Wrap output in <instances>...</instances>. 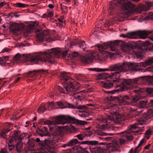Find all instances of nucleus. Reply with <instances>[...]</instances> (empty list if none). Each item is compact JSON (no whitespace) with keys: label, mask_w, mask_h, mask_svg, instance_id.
<instances>
[{"label":"nucleus","mask_w":153,"mask_h":153,"mask_svg":"<svg viewBox=\"0 0 153 153\" xmlns=\"http://www.w3.org/2000/svg\"><path fill=\"white\" fill-rule=\"evenodd\" d=\"M9 51V49L8 48H4L1 51V53H4V52H7Z\"/></svg>","instance_id":"nucleus-48"},{"label":"nucleus","mask_w":153,"mask_h":153,"mask_svg":"<svg viewBox=\"0 0 153 153\" xmlns=\"http://www.w3.org/2000/svg\"><path fill=\"white\" fill-rule=\"evenodd\" d=\"M119 45L123 51L127 52L132 51L134 54L139 58H142L144 56V52L141 47H136L133 48L131 45L124 42L117 40L114 42H104L102 45H97V47L100 52L99 54L95 51H88L85 56L81 57V60L83 63L85 64L91 63L94 59L103 62L105 60L106 56L108 54H111L113 56L118 55L117 47Z\"/></svg>","instance_id":"nucleus-1"},{"label":"nucleus","mask_w":153,"mask_h":153,"mask_svg":"<svg viewBox=\"0 0 153 153\" xmlns=\"http://www.w3.org/2000/svg\"><path fill=\"white\" fill-rule=\"evenodd\" d=\"M151 131L149 130H147L145 133L146 137H147L146 135L151 134Z\"/></svg>","instance_id":"nucleus-50"},{"label":"nucleus","mask_w":153,"mask_h":153,"mask_svg":"<svg viewBox=\"0 0 153 153\" xmlns=\"http://www.w3.org/2000/svg\"><path fill=\"white\" fill-rule=\"evenodd\" d=\"M112 81H106L103 83V88L107 89L111 88L114 86L116 87H120L117 89L109 91L108 93L113 94L116 92L122 91L124 90L128 91L132 90V91L136 93H139L143 91L141 87L136 88L133 89V85H139L145 81L148 82L149 84L153 85V76H145L135 78L133 79H120L119 78L113 77Z\"/></svg>","instance_id":"nucleus-3"},{"label":"nucleus","mask_w":153,"mask_h":153,"mask_svg":"<svg viewBox=\"0 0 153 153\" xmlns=\"http://www.w3.org/2000/svg\"><path fill=\"white\" fill-rule=\"evenodd\" d=\"M145 141V140L144 138L142 139L140 141L139 143V144L138 146L136 147L135 148L134 151H136V152H137V149L139 148L143 144V143Z\"/></svg>","instance_id":"nucleus-39"},{"label":"nucleus","mask_w":153,"mask_h":153,"mask_svg":"<svg viewBox=\"0 0 153 153\" xmlns=\"http://www.w3.org/2000/svg\"><path fill=\"white\" fill-rule=\"evenodd\" d=\"M149 103H148L146 100H140L139 101V105L140 107L144 108L147 107V105H149Z\"/></svg>","instance_id":"nucleus-30"},{"label":"nucleus","mask_w":153,"mask_h":153,"mask_svg":"<svg viewBox=\"0 0 153 153\" xmlns=\"http://www.w3.org/2000/svg\"><path fill=\"white\" fill-rule=\"evenodd\" d=\"M117 105L115 104H111V105H110L109 106V107H110L111 108H114V107H115V106H116Z\"/></svg>","instance_id":"nucleus-55"},{"label":"nucleus","mask_w":153,"mask_h":153,"mask_svg":"<svg viewBox=\"0 0 153 153\" xmlns=\"http://www.w3.org/2000/svg\"><path fill=\"white\" fill-rule=\"evenodd\" d=\"M54 95L53 94H51L50 95V97L51 98H54Z\"/></svg>","instance_id":"nucleus-62"},{"label":"nucleus","mask_w":153,"mask_h":153,"mask_svg":"<svg viewBox=\"0 0 153 153\" xmlns=\"http://www.w3.org/2000/svg\"><path fill=\"white\" fill-rule=\"evenodd\" d=\"M109 134L110 135H112V134L111 133V134H107L104 132H102L100 134V135L102 136H105L108 134Z\"/></svg>","instance_id":"nucleus-49"},{"label":"nucleus","mask_w":153,"mask_h":153,"mask_svg":"<svg viewBox=\"0 0 153 153\" xmlns=\"http://www.w3.org/2000/svg\"><path fill=\"white\" fill-rule=\"evenodd\" d=\"M88 106H92L94 105V104H88L87 105Z\"/></svg>","instance_id":"nucleus-60"},{"label":"nucleus","mask_w":153,"mask_h":153,"mask_svg":"<svg viewBox=\"0 0 153 153\" xmlns=\"http://www.w3.org/2000/svg\"><path fill=\"white\" fill-rule=\"evenodd\" d=\"M6 4V2L4 1L0 3V8H2L4 5Z\"/></svg>","instance_id":"nucleus-46"},{"label":"nucleus","mask_w":153,"mask_h":153,"mask_svg":"<svg viewBox=\"0 0 153 153\" xmlns=\"http://www.w3.org/2000/svg\"><path fill=\"white\" fill-rule=\"evenodd\" d=\"M125 117L121 114L115 112L113 115L111 116L105 114L98 119V121L101 123H105V124H102L99 127L100 129L102 131L107 129L109 131L113 130V123L120 124L123 121Z\"/></svg>","instance_id":"nucleus-9"},{"label":"nucleus","mask_w":153,"mask_h":153,"mask_svg":"<svg viewBox=\"0 0 153 153\" xmlns=\"http://www.w3.org/2000/svg\"><path fill=\"white\" fill-rule=\"evenodd\" d=\"M61 55L64 57L67 56L71 58L76 57L77 52H71L67 50L64 52L59 48H53L44 53L40 52L32 55L25 54L22 56L17 53L13 57V60L17 62L22 58L25 61H30L33 63L37 64L39 61L46 63H53L55 61L54 58H59Z\"/></svg>","instance_id":"nucleus-2"},{"label":"nucleus","mask_w":153,"mask_h":153,"mask_svg":"<svg viewBox=\"0 0 153 153\" xmlns=\"http://www.w3.org/2000/svg\"><path fill=\"white\" fill-rule=\"evenodd\" d=\"M58 89L60 92H62V93L65 94L66 93L65 92V90L64 88H63L60 86L58 87Z\"/></svg>","instance_id":"nucleus-43"},{"label":"nucleus","mask_w":153,"mask_h":153,"mask_svg":"<svg viewBox=\"0 0 153 153\" xmlns=\"http://www.w3.org/2000/svg\"><path fill=\"white\" fill-rule=\"evenodd\" d=\"M88 70L92 71L97 72L105 71V68H91L88 69Z\"/></svg>","instance_id":"nucleus-35"},{"label":"nucleus","mask_w":153,"mask_h":153,"mask_svg":"<svg viewBox=\"0 0 153 153\" xmlns=\"http://www.w3.org/2000/svg\"><path fill=\"white\" fill-rule=\"evenodd\" d=\"M79 141L77 139H73L70 140L68 143V146H73L78 144H82V143L83 142Z\"/></svg>","instance_id":"nucleus-25"},{"label":"nucleus","mask_w":153,"mask_h":153,"mask_svg":"<svg viewBox=\"0 0 153 153\" xmlns=\"http://www.w3.org/2000/svg\"><path fill=\"white\" fill-rule=\"evenodd\" d=\"M47 15H48V17H51V16H53V13L52 12H49V13H48V14H47Z\"/></svg>","instance_id":"nucleus-52"},{"label":"nucleus","mask_w":153,"mask_h":153,"mask_svg":"<svg viewBox=\"0 0 153 153\" xmlns=\"http://www.w3.org/2000/svg\"><path fill=\"white\" fill-rule=\"evenodd\" d=\"M36 133L42 137L48 136V139L41 141L39 138H37L35 139L40 146V148L42 150H46L51 153H56L57 152L56 148L53 146L58 145L59 143L57 138L56 136L48 132V128L44 127L43 128H38L36 130Z\"/></svg>","instance_id":"nucleus-5"},{"label":"nucleus","mask_w":153,"mask_h":153,"mask_svg":"<svg viewBox=\"0 0 153 153\" xmlns=\"http://www.w3.org/2000/svg\"><path fill=\"white\" fill-rule=\"evenodd\" d=\"M23 144L21 142L18 143L15 146V149L16 151L20 153L23 150Z\"/></svg>","instance_id":"nucleus-27"},{"label":"nucleus","mask_w":153,"mask_h":153,"mask_svg":"<svg viewBox=\"0 0 153 153\" xmlns=\"http://www.w3.org/2000/svg\"><path fill=\"white\" fill-rule=\"evenodd\" d=\"M112 138L111 137H108L103 138V139L105 140L109 141L111 140V138Z\"/></svg>","instance_id":"nucleus-47"},{"label":"nucleus","mask_w":153,"mask_h":153,"mask_svg":"<svg viewBox=\"0 0 153 153\" xmlns=\"http://www.w3.org/2000/svg\"><path fill=\"white\" fill-rule=\"evenodd\" d=\"M29 43L27 42L26 41H24L23 42L21 43H19L17 44V47H19L20 48H22L23 47L28 46H29Z\"/></svg>","instance_id":"nucleus-37"},{"label":"nucleus","mask_w":153,"mask_h":153,"mask_svg":"<svg viewBox=\"0 0 153 153\" xmlns=\"http://www.w3.org/2000/svg\"><path fill=\"white\" fill-rule=\"evenodd\" d=\"M70 45L71 47L73 45H78L81 48L83 49V51L85 50V49L87 47V45L85 43V41H81L78 39H76L73 41L71 42L70 43Z\"/></svg>","instance_id":"nucleus-20"},{"label":"nucleus","mask_w":153,"mask_h":153,"mask_svg":"<svg viewBox=\"0 0 153 153\" xmlns=\"http://www.w3.org/2000/svg\"><path fill=\"white\" fill-rule=\"evenodd\" d=\"M20 131L17 130H14L11 131L10 133V137H11L12 139L8 140L10 143L13 141V139L15 140L21 141L24 138V137H29L28 134L27 133H23L20 134L19 133Z\"/></svg>","instance_id":"nucleus-16"},{"label":"nucleus","mask_w":153,"mask_h":153,"mask_svg":"<svg viewBox=\"0 0 153 153\" xmlns=\"http://www.w3.org/2000/svg\"><path fill=\"white\" fill-rule=\"evenodd\" d=\"M40 122L43 124L49 125L56 124L64 125L67 123L73 124H76L80 125H84L85 121L79 120L75 118L69 116L61 115L59 116L52 118L51 120H41Z\"/></svg>","instance_id":"nucleus-10"},{"label":"nucleus","mask_w":153,"mask_h":153,"mask_svg":"<svg viewBox=\"0 0 153 153\" xmlns=\"http://www.w3.org/2000/svg\"><path fill=\"white\" fill-rule=\"evenodd\" d=\"M130 98L127 95H118L117 96H111L110 97V100L115 101L121 105H128L129 102L127 101Z\"/></svg>","instance_id":"nucleus-17"},{"label":"nucleus","mask_w":153,"mask_h":153,"mask_svg":"<svg viewBox=\"0 0 153 153\" xmlns=\"http://www.w3.org/2000/svg\"><path fill=\"white\" fill-rule=\"evenodd\" d=\"M14 16L16 17H19L20 15H18V13H14Z\"/></svg>","instance_id":"nucleus-56"},{"label":"nucleus","mask_w":153,"mask_h":153,"mask_svg":"<svg viewBox=\"0 0 153 153\" xmlns=\"http://www.w3.org/2000/svg\"><path fill=\"white\" fill-rule=\"evenodd\" d=\"M17 118H16L15 116H13V117L10 118V120L13 121H16L17 120Z\"/></svg>","instance_id":"nucleus-53"},{"label":"nucleus","mask_w":153,"mask_h":153,"mask_svg":"<svg viewBox=\"0 0 153 153\" xmlns=\"http://www.w3.org/2000/svg\"><path fill=\"white\" fill-rule=\"evenodd\" d=\"M147 93L151 95V96L153 97V88H149L146 90Z\"/></svg>","instance_id":"nucleus-40"},{"label":"nucleus","mask_w":153,"mask_h":153,"mask_svg":"<svg viewBox=\"0 0 153 153\" xmlns=\"http://www.w3.org/2000/svg\"><path fill=\"white\" fill-rule=\"evenodd\" d=\"M151 30H138L133 32H128L126 35L122 34L120 36L123 38L128 37L130 39H137L138 37L143 39H145L147 38L148 36L152 33Z\"/></svg>","instance_id":"nucleus-13"},{"label":"nucleus","mask_w":153,"mask_h":153,"mask_svg":"<svg viewBox=\"0 0 153 153\" xmlns=\"http://www.w3.org/2000/svg\"><path fill=\"white\" fill-rule=\"evenodd\" d=\"M55 103L61 109L68 108H69L82 110L80 111L79 114V115L81 117H86L89 115L88 113L85 111L87 107L85 105L74 106L72 104L67 102L64 100H62L56 102Z\"/></svg>","instance_id":"nucleus-12"},{"label":"nucleus","mask_w":153,"mask_h":153,"mask_svg":"<svg viewBox=\"0 0 153 153\" xmlns=\"http://www.w3.org/2000/svg\"><path fill=\"white\" fill-rule=\"evenodd\" d=\"M20 79V77L16 79L15 81H14V83L15 84L16 83H17L19 80Z\"/></svg>","instance_id":"nucleus-58"},{"label":"nucleus","mask_w":153,"mask_h":153,"mask_svg":"<svg viewBox=\"0 0 153 153\" xmlns=\"http://www.w3.org/2000/svg\"><path fill=\"white\" fill-rule=\"evenodd\" d=\"M14 5L16 7H22V8H25L28 7L29 6L28 5L26 4H24L20 3H16V4H14Z\"/></svg>","instance_id":"nucleus-33"},{"label":"nucleus","mask_w":153,"mask_h":153,"mask_svg":"<svg viewBox=\"0 0 153 153\" xmlns=\"http://www.w3.org/2000/svg\"><path fill=\"white\" fill-rule=\"evenodd\" d=\"M38 24L37 22H31L27 27L24 32V35L27 36L32 32L35 33L37 40L39 42L46 41L47 42H51L54 40L53 37V34L49 30H41L36 29Z\"/></svg>","instance_id":"nucleus-8"},{"label":"nucleus","mask_w":153,"mask_h":153,"mask_svg":"<svg viewBox=\"0 0 153 153\" xmlns=\"http://www.w3.org/2000/svg\"><path fill=\"white\" fill-rule=\"evenodd\" d=\"M82 144L91 145L90 150L91 153H102L103 151L102 147L99 146L98 142L96 140L83 141Z\"/></svg>","instance_id":"nucleus-15"},{"label":"nucleus","mask_w":153,"mask_h":153,"mask_svg":"<svg viewBox=\"0 0 153 153\" xmlns=\"http://www.w3.org/2000/svg\"><path fill=\"white\" fill-rule=\"evenodd\" d=\"M58 20L60 22L63 23V19H58Z\"/></svg>","instance_id":"nucleus-59"},{"label":"nucleus","mask_w":153,"mask_h":153,"mask_svg":"<svg viewBox=\"0 0 153 153\" xmlns=\"http://www.w3.org/2000/svg\"><path fill=\"white\" fill-rule=\"evenodd\" d=\"M61 79L64 83V86L67 92L70 93V94L80 101L83 99L85 97L83 91H78L80 89L79 84L71 78L68 73L63 72L62 74Z\"/></svg>","instance_id":"nucleus-6"},{"label":"nucleus","mask_w":153,"mask_h":153,"mask_svg":"<svg viewBox=\"0 0 153 153\" xmlns=\"http://www.w3.org/2000/svg\"><path fill=\"white\" fill-rule=\"evenodd\" d=\"M150 45V42L149 41H146L143 43V45L144 46H148Z\"/></svg>","instance_id":"nucleus-45"},{"label":"nucleus","mask_w":153,"mask_h":153,"mask_svg":"<svg viewBox=\"0 0 153 153\" xmlns=\"http://www.w3.org/2000/svg\"><path fill=\"white\" fill-rule=\"evenodd\" d=\"M9 16H10L11 17H13V14L12 13H9Z\"/></svg>","instance_id":"nucleus-61"},{"label":"nucleus","mask_w":153,"mask_h":153,"mask_svg":"<svg viewBox=\"0 0 153 153\" xmlns=\"http://www.w3.org/2000/svg\"><path fill=\"white\" fill-rule=\"evenodd\" d=\"M138 2L140 0H132ZM126 0H113L110 2L108 11L110 15L113 16L115 20H123V14L130 16L133 12L134 5L131 3L126 2Z\"/></svg>","instance_id":"nucleus-4"},{"label":"nucleus","mask_w":153,"mask_h":153,"mask_svg":"<svg viewBox=\"0 0 153 153\" xmlns=\"http://www.w3.org/2000/svg\"><path fill=\"white\" fill-rule=\"evenodd\" d=\"M151 146V144H149L147 146H145L144 147V149H149V147Z\"/></svg>","instance_id":"nucleus-54"},{"label":"nucleus","mask_w":153,"mask_h":153,"mask_svg":"<svg viewBox=\"0 0 153 153\" xmlns=\"http://www.w3.org/2000/svg\"><path fill=\"white\" fill-rule=\"evenodd\" d=\"M62 11V13H65L68 12L67 7L65 6L61 7Z\"/></svg>","instance_id":"nucleus-41"},{"label":"nucleus","mask_w":153,"mask_h":153,"mask_svg":"<svg viewBox=\"0 0 153 153\" xmlns=\"http://www.w3.org/2000/svg\"><path fill=\"white\" fill-rule=\"evenodd\" d=\"M9 149L10 151H12L13 149H15V145H8Z\"/></svg>","instance_id":"nucleus-42"},{"label":"nucleus","mask_w":153,"mask_h":153,"mask_svg":"<svg viewBox=\"0 0 153 153\" xmlns=\"http://www.w3.org/2000/svg\"><path fill=\"white\" fill-rule=\"evenodd\" d=\"M0 153H7V152L5 149H2L0 152Z\"/></svg>","instance_id":"nucleus-51"},{"label":"nucleus","mask_w":153,"mask_h":153,"mask_svg":"<svg viewBox=\"0 0 153 153\" xmlns=\"http://www.w3.org/2000/svg\"><path fill=\"white\" fill-rule=\"evenodd\" d=\"M11 125V124L9 123H5L4 124L5 127L4 128L3 131L0 133V136L6 140L8 139L9 138L7 137V136L6 133H8L10 130L11 129L10 128Z\"/></svg>","instance_id":"nucleus-21"},{"label":"nucleus","mask_w":153,"mask_h":153,"mask_svg":"<svg viewBox=\"0 0 153 153\" xmlns=\"http://www.w3.org/2000/svg\"><path fill=\"white\" fill-rule=\"evenodd\" d=\"M107 146L108 149L113 151L119 150L120 147L118 144V142L117 141H115L113 143H108Z\"/></svg>","instance_id":"nucleus-23"},{"label":"nucleus","mask_w":153,"mask_h":153,"mask_svg":"<svg viewBox=\"0 0 153 153\" xmlns=\"http://www.w3.org/2000/svg\"><path fill=\"white\" fill-rule=\"evenodd\" d=\"M139 63L133 64L131 62H125L123 63H117V71L111 73L110 74L102 73L99 74L97 77L98 79H105L108 78L119 77L120 73L123 71H140V68L138 66Z\"/></svg>","instance_id":"nucleus-7"},{"label":"nucleus","mask_w":153,"mask_h":153,"mask_svg":"<svg viewBox=\"0 0 153 153\" xmlns=\"http://www.w3.org/2000/svg\"><path fill=\"white\" fill-rule=\"evenodd\" d=\"M67 151V152L63 153H69V152L70 153H89L88 151L83 149L80 148V149H79L76 147H74L73 148L72 150L70 151L68 150Z\"/></svg>","instance_id":"nucleus-24"},{"label":"nucleus","mask_w":153,"mask_h":153,"mask_svg":"<svg viewBox=\"0 0 153 153\" xmlns=\"http://www.w3.org/2000/svg\"><path fill=\"white\" fill-rule=\"evenodd\" d=\"M153 6V2H150L147 1L146 2L145 6L144 7L143 10L145 11H148L151 9V7Z\"/></svg>","instance_id":"nucleus-28"},{"label":"nucleus","mask_w":153,"mask_h":153,"mask_svg":"<svg viewBox=\"0 0 153 153\" xmlns=\"http://www.w3.org/2000/svg\"><path fill=\"white\" fill-rule=\"evenodd\" d=\"M153 63V57L150 58L145 62H141L138 63V66L139 68H140V71L142 72H145L147 70H147V68L144 69L143 68V67L145 68L148 65H149Z\"/></svg>","instance_id":"nucleus-19"},{"label":"nucleus","mask_w":153,"mask_h":153,"mask_svg":"<svg viewBox=\"0 0 153 153\" xmlns=\"http://www.w3.org/2000/svg\"><path fill=\"white\" fill-rule=\"evenodd\" d=\"M47 71L43 69L33 71H30L23 75L25 78H28V82H30L32 80L36 79V78H39L42 74H46L47 73Z\"/></svg>","instance_id":"nucleus-14"},{"label":"nucleus","mask_w":153,"mask_h":153,"mask_svg":"<svg viewBox=\"0 0 153 153\" xmlns=\"http://www.w3.org/2000/svg\"><path fill=\"white\" fill-rule=\"evenodd\" d=\"M131 111L135 114L136 115H139L142 112V110H137L136 109H133L132 108H130Z\"/></svg>","instance_id":"nucleus-34"},{"label":"nucleus","mask_w":153,"mask_h":153,"mask_svg":"<svg viewBox=\"0 0 153 153\" xmlns=\"http://www.w3.org/2000/svg\"><path fill=\"white\" fill-rule=\"evenodd\" d=\"M48 7L51 8V9H52L54 7V6H53L52 4H49L48 6Z\"/></svg>","instance_id":"nucleus-57"},{"label":"nucleus","mask_w":153,"mask_h":153,"mask_svg":"<svg viewBox=\"0 0 153 153\" xmlns=\"http://www.w3.org/2000/svg\"><path fill=\"white\" fill-rule=\"evenodd\" d=\"M43 16L44 18H45L48 17V15L47 14L45 13L44 14Z\"/></svg>","instance_id":"nucleus-63"},{"label":"nucleus","mask_w":153,"mask_h":153,"mask_svg":"<svg viewBox=\"0 0 153 153\" xmlns=\"http://www.w3.org/2000/svg\"><path fill=\"white\" fill-rule=\"evenodd\" d=\"M153 116V109H149L148 111L146 114L145 117H140L138 120V123L137 124H134L131 125L128 128L129 130L128 132H122L120 133V136L123 137L124 138H126L128 141L131 140L133 139V137L132 135L131 134V133H133L134 134H137L138 133V130H136V131L134 130H137L138 128L137 126L138 124L141 125H143L145 122L146 120L151 118Z\"/></svg>","instance_id":"nucleus-11"},{"label":"nucleus","mask_w":153,"mask_h":153,"mask_svg":"<svg viewBox=\"0 0 153 153\" xmlns=\"http://www.w3.org/2000/svg\"><path fill=\"white\" fill-rule=\"evenodd\" d=\"M29 137H25L27 140V143L28 145V150L30 151H33L35 150V141L34 139H30V135L28 134Z\"/></svg>","instance_id":"nucleus-22"},{"label":"nucleus","mask_w":153,"mask_h":153,"mask_svg":"<svg viewBox=\"0 0 153 153\" xmlns=\"http://www.w3.org/2000/svg\"><path fill=\"white\" fill-rule=\"evenodd\" d=\"M85 134H80L77 135L76 136H74V137H77L78 140H84V138L85 137Z\"/></svg>","instance_id":"nucleus-36"},{"label":"nucleus","mask_w":153,"mask_h":153,"mask_svg":"<svg viewBox=\"0 0 153 153\" xmlns=\"http://www.w3.org/2000/svg\"><path fill=\"white\" fill-rule=\"evenodd\" d=\"M125 141V140L123 139H120V145L124 144Z\"/></svg>","instance_id":"nucleus-44"},{"label":"nucleus","mask_w":153,"mask_h":153,"mask_svg":"<svg viewBox=\"0 0 153 153\" xmlns=\"http://www.w3.org/2000/svg\"><path fill=\"white\" fill-rule=\"evenodd\" d=\"M140 99L139 97L138 96H134L132 98L131 102L132 103H136Z\"/></svg>","instance_id":"nucleus-38"},{"label":"nucleus","mask_w":153,"mask_h":153,"mask_svg":"<svg viewBox=\"0 0 153 153\" xmlns=\"http://www.w3.org/2000/svg\"><path fill=\"white\" fill-rule=\"evenodd\" d=\"M133 149H131L128 152V153H132L133 152Z\"/></svg>","instance_id":"nucleus-64"},{"label":"nucleus","mask_w":153,"mask_h":153,"mask_svg":"<svg viewBox=\"0 0 153 153\" xmlns=\"http://www.w3.org/2000/svg\"><path fill=\"white\" fill-rule=\"evenodd\" d=\"M11 29L13 33L16 35L19 33L20 30V28L17 25L12 27Z\"/></svg>","instance_id":"nucleus-31"},{"label":"nucleus","mask_w":153,"mask_h":153,"mask_svg":"<svg viewBox=\"0 0 153 153\" xmlns=\"http://www.w3.org/2000/svg\"><path fill=\"white\" fill-rule=\"evenodd\" d=\"M117 63L111 64L110 65L108 68H105V71H117Z\"/></svg>","instance_id":"nucleus-26"},{"label":"nucleus","mask_w":153,"mask_h":153,"mask_svg":"<svg viewBox=\"0 0 153 153\" xmlns=\"http://www.w3.org/2000/svg\"><path fill=\"white\" fill-rule=\"evenodd\" d=\"M146 16L143 19L144 20H147L149 19L153 20V13L152 12H147L145 13Z\"/></svg>","instance_id":"nucleus-29"},{"label":"nucleus","mask_w":153,"mask_h":153,"mask_svg":"<svg viewBox=\"0 0 153 153\" xmlns=\"http://www.w3.org/2000/svg\"><path fill=\"white\" fill-rule=\"evenodd\" d=\"M8 58V56H3L0 57V64L1 65H4L5 64L6 62L5 60H6Z\"/></svg>","instance_id":"nucleus-32"},{"label":"nucleus","mask_w":153,"mask_h":153,"mask_svg":"<svg viewBox=\"0 0 153 153\" xmlns=\"http://www.w3.org/2000/svg\"><path fill=\"white\" fill-rule=\"evenodd\" d=\"M54 103L53 102H48L45 105L44 104L41 105L40 107L38 109V112L40 114L43 113L44 111L46 110L45 106L47 107L48 110H50L54 108Z\"/></svg>","instance_id":"nucleus-18"}]
</instances>
